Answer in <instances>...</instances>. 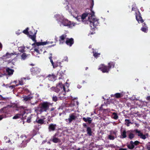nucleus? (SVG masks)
<instances>
[{
    "label": "nucleus",
    "mask_w": 150,
    "mask_h": 150,
    "mask_svg": "<svg viewBox=\"0 0 150 150\" xmlns=\"http://www.w3.org/2000/svg\"><path fill=\"white\" fill-rule=\"evenodd\" d=\"M52 105L50 103L47 101H44L38 105L35 108V111L37 115L41 114L43 112H47L50 109V107Z\"/></svg>",
    "instance_id": "f257e3e1"
},
{
    "label": "nucleus",
    "mask_w": 150,
    "mask_h": 150,
    "mask_svg": "<svg viewBox=\"0 0 150 150\" xmlns=\"http://www.w3.org/2000/svg\"><path fill=\"white\" fill-rule=\"evenodd\" d=\"M108 66H107L101 64L100 65L98 69L100 70L103 73H108L111 68L114 67L115 64L113 62H111L108 63Z\"/></svg>",
    "instance_id": "f03ea898"
},
{
    "label": "nucleus",
    "mask_w": 150,
    "mask_h": 150,
    "mask_svg": "<svg viewBox=\"0 0 150 150\" xmlns=\"http://www.w3.org/2000/svg\"><path fill=\"white\" fill-rule=\"evenodd\" d=\"M27 113H26V111L24 109H22L21 110L19 113L16 114L14 116L13 119H16L18 118H22L24 120L26 119V117H27Z\"/></svg>",
    "instance_id": "7ed1b4c3"
},
{
    "label": "nucleus",
    "mask_w": 150,
    "mask_h": 150,
    "mask_svg": "<svg viewBox=\"0 0 150 150\" xmlns=\"http://www.w3.org/2000/svg\"><path fill=\"white\" fill-rule=\"evenodd\" d=\"M47 44V42H35L32 44V45L34 47V50L38 54L40 53V50H39L40 47L39 46L40 45H44Z\"/></svg>",
    "instance_id": "20e7f679"
},
{
    "label": "nucleus",
    "mask_w": 150,
    "mask_h": 150,
    "mask_svg": "<svg viewBox=\"0 0 150 150\" xmlns=\"http://www.w3.org/2000/svg\"><path fill=\"white\" fill-rule=\"evenodd\" d=\"M59 22L61 23L60 24V26H62V25H63L67 26L69 28L72 26V25L71 23V22L65 19H60Z\"/></svg>",
    "instance_id": "39448f33"
},
{
    "label": "nucleus",
    "mask_w": 150,
    "mask_h": 150,
    "mask_svg": "<svg viewBox=\"0 0 150 150\" xmlns=\"http://www.w3.org/2000/svg\"><path fill=\"white\" fill-rule=\"evenodd\" d=\"M127 135L128 138L130 139H132L134 137V135L129 131L126 132L124 130L122 132V138H125L127 137Z\"/></svg>",
    "instance_id": "423d86ee"
},
{
    "label": "nucleus",
    "mask_w": 150,
    "mask_h": 150,
    "mask_svg": "<svg viewBox=\"0 0 150 150\" xmlns=\"http://www.w3.org/2000/svg\"><path fill=\"white\" fill-rule=\"evenodd\" d=\"M40 71L41 69L37 67H33L30 69L31 74L33 75L39 74Z\"/></svg>",
    "instance_id": "0eeeda50"
},
{
    "label": "nucleus",
    "mask_w": 150,
    "mask_h": 150,
    "mask_svg": "<svg viewBox=\"0 0 150 150\" xmlns=\"http://www.w3.org/2000/svg\"><path fill=\"white\" fill-rule=\"evenodd\" d=\"M90 26L91 27H92V26L93 27V28L96 27L99 24L98 19L92 18H91L90 20Z\"/></svg>",
    "instance_id": "6e6552de"
},
{
    "label": "nucleus",
    "mask_w": 150,
    "mask_h": 150,
    "mask_svg": "<svg viewBox=\"0 0 150 150\" xmlns=\"http://www.w3.org/2000/svg\"><path fill=\"white\" fill-rule=\"evenodd\" d=\"M75 113H72L71 114H70L69 115V118L68 119H66V121L67 122V120L68 121V123H71L72 122L73 120H75L77 117L76 116H75Z\"/></svg>",
    "instance_id": "1a4fd4ad"
},
{
    "label": "nucleus",
    "mask_w": 150,
    "mask_h": 150,
    "mask_svg": "<svg viewBox=\"0 0 150 150\" xmlns=\"http://www.w3.org/2000/svg\"><path fill=\"white\" fill-rule=\"evenodd\" d=\"M7 113L6 108H4L0 110V115L3 119L6 117V115Z\"/></svg>",
    "instance_id": "9d476101"
},
{
    "label": "nucleus",
    "mask_w": 150,
    "mask_h": 150,
    "mask_svg": "<svg viewBox=\"0 0 150 150\" xmlns=\"http://www.w3.org/2000/svg\"><path fill=\"white\" fill-rule=\"evenodd\" d=\"M52 53H50V56L49 57V59H50V62H51L52 66H53V68H55L58 66V61H57L56 62H54V63L53 62L52 58Z\"/></svg>",
    "instance_id": "9b49d317"
},
{
    "label": "nucleus",
    "mask_w": 150,
    "mask_h": 150,
    "mask_svg": "<svg viewBox=\"0 0 150 150\" xmlns=\"http://www.w3.org/2000/svg\"><path fill=\"white\" fill-rule=\"evenodd\" d=\"M74 39L72 38H67L65 42L70 47L72 46L74 43Z\"/></svg>",
    "instance_id": "f8f14e48"
},
{
    "label": "nucleus",
    "mask_w": 150,
    "mask_h": 150,
    "mask_svg": "<svg viewBox=\"0 0 150 150\" xmlns=\"http://www.w3.org/2000/svg\"><path fill=\"white\" fill-rule=\"evenodd\" d=\"M116 132L115 131H111L110 132V134L108 136V139L110 140H113L115 138V136H116Z\"/></svg>",
    "instance_id": "ddd939ff"
},
{
    "label": "nucleus",
    "mask_w": 150,
    "mask_h": 150,
    "mask_svg": "<svg viewBox=\"0 0 150 150\" xmlns=\"http://www.w3.org/2000/svg\"><path fill=\"white\" fill-rule=\"evenodd\" d=\"M57 127L56 124L51 123L49 125L48 129L49 131H54Z\"/></svg>",
    "instance_id": "4468645a"
},
{
    "label": "nucleus",
    "mask_w": 150,
    "mask_h": 150,
    "mask_svg": "<svg viewBox=\"0 0 150 150\" xmlns=\"http://www.w3.org/2000/svg\"><path fill=\"white\" fill-rule=\"evenodd\" d=\"M67 36V35L65 34H63L60 36L59 39L60 42L62 44L64 43V42L65 39L66 38Z\"/></svg>",
    "instance_id": "2eb2a0df"
},
{
    "label": "nucleus",
    "mask_w": 150,
    "mask_h": 150,
    "mask_svg": "<svg viewBox=\"0 0 150 150\" xmlns=\"http://www.w3.org/2000/svg\"><path fill=\"white\" fill-rule=\"evenodd\" d=\"M33 31L34 32L35 31V34H33V35H29V37L30 38H31L33 41L36 42V34L37 31L36 30H33Z\"/></svg>",
    "instance_id": "dca6fc26"
},
{
    "label": "nucleus",
    "mask_w": 150,
    "mask_h": 150,
    "mask_svg": "<svg viewBox=\"0 0 150 150\" xmlns=\"http://www.w3.org/2000/svg\"><path fill=\"white\" fill-rule=\"evenodd\" d=\"M6 71L9 75H11L13 74L14 70L13 69H11L9 67H7L6 69Z\"/></svg>",
    "instance_id": "f3484780"
},
{
    "label": "nucleus",
    "mask_w": 150,
    "mask_h": 150,
    "mask_svg": "<svg viewBox=\"0 0 150 150\" xmlns=\"http://www.w3.org/2000/svg\"><path fill=\"white\" fill-rule=\"evenodd\" d=\"M87 134L89 136H92L93 132L92 129L90 127H88L86 129Z\"/></svg>",
    "instance_id": "a211bd4d"
},
{
    "label": "nucleus",
    "mask_w": 150,
    "mask_h": 150,
    "mask_svg": "<svg viewBox=\"0 0 150 150\" xmlns=\"http://www.w3.org/2000/svg\"><path fill=\"white\" fill-rule=\"evenodd\" d=\"M47 77L48 78V79L50 81H52L54 80L56 76L54 74H49Z\"/></svg>",
    "instance_id": "6ab92c4d"
},
{
    "label": "nucleus",
    "mask_w": 150,
    "mask_h": 150,
    "mask_svg": "<svg viewBox=\"0 0 150 150\" xmlns=\"http://www.w3.org/2000/svg\"><path fill=\"white\" fill-rule=\"evenodd\" d=\"M33 98V96H32L30 95H28L27 96H25L23 97V100L25 101H29L30 100Z\"/></svg>",
    "instance_id": "aec40b11"
},
{
    "label": "nucleus",
    "mask_w": 150,
    "mask_h": 150,
    "mask_svg": "<svg viewBox=\"0 0 150 150\" xmlns=\"http://www.w3.org/2000/svg\"><path fill=\"white\" fill-rule=\"evenodd\" d=\"M136 19L139 23H142L144 22L142 17L140 15L136 16Z\"/></svg>",
    "instance_id": "412c9836"
},
{
    "label": "nucleus",
    "mask_w": 150,
    "mask_h": 150,
    "mask_svg": "<svg viewBox=\"0 0 150 150\" xmlns=\"http://www.w3.org/2000/svg\"><path fill=\"white\" fill-rule=\"evenodd\" d=\"M83 120L85 122H88L89 124L91 123L92 119L91 117H88L86 118L83 117Z\"/></svg>",
    "instance_id": "4be33fe9"
},
{
    "label": "nucleus",
    "mask_w": 150,
    "mask_h": 150,
    "mask_svg": "<svg viewBox=\"0 0 150 150\" xmlns=\"http://www.w3.org/2000/svg\"><path fill=\"white\" fill-rule=\"evenodd\" d=\"M27 113L28 115H27V117H26V119H27L26 122L28 123H29L31 122V119L32 118L33 116H34V115L32 114H31L28 117L27 115H28V114Z\"/></svg>",
    "instance_id": "5701e85b"
},
{
    "label": "nucleus",
    "mask_w": 150,
    "mask_h": 150,
    "mask_svg": "<svg viewBox=\"0 0 150 150\" xmlns=\"http://www.w3.org/2000/svg\"><path fill=\"white\" fill-rule=\"evenodd\" d=\"M14 54L13 53H9L8 52H7L5 55L3 56V57L4 59H6L9 58Z\"/></svg>",
    "instance_id": "b1692460"
},
{
    "label": "nucleus",
    "mask_w": 150,
    "mask_h": 150,
    "mask_svg": "<svg viewBox=\"0 0 150 150\" xmlns=\"http://www.w3.org/2000/svg\"><path fill=\"white\" fill-rule=\"evenodd\" d=\"M57 87H58L59 88L63 89V91H65V87L61 82L59 83L58 84H57Z\"/></svg>",
    "instance_id": "393cba45"
},
{
    "label": "nucleus",
    "mask_w": 150,
    "mask_h": 150,
    "mask_svg": "<svg viewBox=\"0 0 150 150\" xmlns=\"http://www.w3.org/2000/svg\"><path fill=\"white\" fill-rule=\"evenodd\" d=\"M56 134L53 136L52 141L54 143H57L59 142V139L58 138H56Z\"/></svg>",
    "instance_id": "a878e982"
},
{
    "label": "nucleus",
    "mask_w": 150,
    "mask_h": 150,
    "mask_svg": "<svg viewBox=\"0 0 150 150\" xmlns=\"http://www.w3.org/2000/svg\"><path fill=\"white\" fill-rule=\"evenodd\" d=\"M133 142L132 141L130 142V144L127 145V147L130 149H133L134 148V146L133 144Z\"/></svg>",
    "instance_id": "bb28decb"
},
{
    "label": "nucleus",
    "mask_w": 150,
    "mask_h": 150,
    "mask_svg": "<svg viewBox=\"0 0 150 150\" xmlns=\"http://www.w3.org/2000/svg\"><path fill=\"white\" fill-rule=\"evenodd\" d=\"M52 90L54 91V92L56 93L59 92L60 90V88H59L58 87H57V85L56 87H52L51 88Z\"/></svg>",
    "instance_id": "cd10ccee"
},
{
    "label": "nucleus",
    "mask_w": 150,
    "mask_h": 150,
    "mask_svg": "<svg viewBox=\"0 0 150 150\" xmlns=\"http://www.w3.org/2000/svg\"><path fill=\"white\" fill-rule=\"evenodd\" d=\"M36 122L38 124H44L45 121L43 119H40L38 120H36Z\"/></svg>",
    "instance_id": "c85d7f7f"
},
{
    "label": "nucleus",
    "mask_w": 150,
    "mask_h": 150,
    "mask_svg": "<svg viewBox=\"0 0 150 150\" xmlns=\"http://www.w3.org/2000/svg\"><path fill=\"white\" fill-rule=\"evenodd\" d=\"M93 56L96 58L99 57L100 54V53H98L94 51L93 52Z\"/></svg>",
    "instance_id": "c756f323"
},
{
    "label": "nucleus",
    "mask_w": 150,
    "mask_h": 150,
    "mask_svg": "<svg viewBox=\"0 0 150 150\" xmlns=\"http://www.w3.org/2000/svg\"><path fill=\"white\" fill-rule=\"evenodd\" d=\"M28 55L26 54L25 53H23L21 55V59L23 60H25L27 57Z\"/></svg>",
    "instance_id": "7c9ffc66"
},
{
    "label": "nucleus",
    "mask_w": 150,
    "mask_h": 150,
    "mask_svg": "<svg viewBox=\"0 0 150 150\" xmlns=\"http://www.w3.org/2000/svg\"><path fill=\"white\" fill-rule=\"evenodd\" d=\"M29 28H27L25 30H24L23 31V33L27 35H29V32H28Z\"/></svg>",
    "instance_id": "2f4dec72"
},
{
    "label": "nucleus",
    "mask_w": 150,
    "mask_h": 150,
    "mask_svg": "<svg viewBox=\"0 0 150 150\" xmlns=\"http://www.w3.org/2000/svg\"><path fill=\"white\" fill-rule=\"evenodd\" d=\"M18 50L19 52L23 53L25 52V47H19L18 48Z\"/></svg>",
    "instance_id": "473e14b6"
},
{
    "label": "nucleus",
    "mask_w": 150,
    "mask_h": 150,
    "mask_svg": "<svg viewBox=\"0 0 150 150\" xmlns=\"http://www.w3.org/2000/svg\"><path fill=\"white\" fill-rule=\"evenodd\" d=\"M52 100L53 101L56 102L58 100V98L56 96L53 95L52 97Z\"/></svg>",
    "instance_id": "72a5a7b5"
},
{
    "label": "nucleus",
    "mask_w": 150,
    "mask_h": 150,
    "mask_svg": "<svg viewBox=\"0 0 150 150\" xmlns=\"http://www.w3.org/2000/svg\"><path fill=\"white\" fill-rule=\"evenodd\" d=\"M141 30L142 31H143L145 33H146L148 30V28H147L146 27H143L142 28Z\"/></svg>",
    "instance_id": "f704fd0d"
},
{
    "label": "nucleus",
    "mask_w": 150,
    "mask_h": 150,
    "mask_svg": "<svg viewBox=\"0 0 150 150\" xmlns=\"http://www.w3.org/2000/svg\"><path fill=\"white\" fill-rule=\"evenodd\" d=\"M112 117L114 119H117L118 116L116 113L114 112L112 114Z\"/></svg>",
    "instance_id": "c9c22d12"
},
{
    "label": "nucleus",
    "mask_w": 150,
    "mask_h": 150,
    "mask_svg": "<svg viewBox=\"0 0 150 150\" xmlns=\"http://www.w3.org/2000/svg\"><path fill=\"white\" fill-rule=\"evenodd\" d=\"M135 132L136 133H137L138 134L137 135L139 137H140L143 134L140 131L138 130L137 129L135 130Z\"/></svg>",
    "instance_id": "e433bc0d"
},
{
    "label": "nucleus",
    "mask_w": 150,
    "mask_h": 150,
    "mask_svg": "<svg viewBox=\"0 0 150 150\" xmlns=\"http://www.w3.org/2000/svg\"><path fill=\"white\" fill-rule=\"evenodd\" d=\"M87 16V14L86 13H83L81 16V18L82 20H84Z\"/></svg>",
    "instance_id": "4c0bfd02"
},
{
    "label": "nucleus",
    "mask_w": 150,
    "mask_h": 150,
    "mask_svg": "<svg viewBox=\"0 0 150 150\" xmlns=\"http://www.w3.org/2000/svg\"><path fill=\"white\" fill-rule=\"evenodd\" d=\"M125 124L127 126H129V124L131 123V122L129 121V120H125Z\"/></svg>",
    "instance_id": "58836bf2"
},
{
    "label": "nucleus",
    "mask_w": 150,
    "mask_h": 150,
    "mask_svg": "<svg viewBox=\"0 0 150 150\" xmlns=\"http://www.w3.org/2000/svg\"><path fill=\"white\" fill-rule=\"evenodd\" d=\"M92 2L91 4V6H90V8H91V11H92V8H93V6L94 5V0H91Z\"/></svg>",
    "instance_id": "ea45409f"
},
{
    "label": "nucleus",
    "mask_w": 150,
    "mask_h": 150,
    "mask_svg": "<svg viewBox=\"0 0 150 150\" xmlns=\"http://www.w3.org/2000/svg\"><path fill=\"white\" fill-rule=\"evenodd\" d=\"M133 144L134 146V145L137 146L140 143V142H139L138 141H136L134 142H133Z\"/></svg>",
    "instance_id": "a19ab883"
},
{
    "label": "nucleus",
    "mask_w": 150,
    "mask_h": 150,
    "mask_svg": "<svg viewBox=\"0 0 150 150\" xmlns=\"http://www.w3.org/2000/svg\"><path fill=\"white\" fill-rule=\"evenodd\" d=\"M115 95V97L116 98H119L120 97V96H121V95H120V93H116Z\"/></svg>",
    "instance_id": "79ce46f5"
},
{
    "label": "nucleus",
    "mask_w": 150,
    "mask_h": 150,
    "mask_svg": "<svg viewBox=\"0 0 150 150\" xmlns=\"http://www.w3.org/2000/svg\"><path fill=\"white\" fill-rule=\"evenodd\" d=\"M33 30H35L34 29H32L31 31H30L29 32V35H33V34H35V32L33 31Z\"/></svg>",
    "instance_id": "37998d69"
},
{
    "label": "nucleus",
    "mask_w": 150,
    "mask_h": 150,
    "mask_svg": "<svg viewBox=\"0 0 150 150\" xmlns=\"http://www.w3.org/2000/svg\"><path fill=\"white\" fill-rule=\"evenodd\" d=\"M18 85H12L11 86H9V87L11 89H12L13 88H15V87L16 86H17Z\"/></svg>",
    "instance_id": "c03bdc74"
},
{
    "label": "nucleus",
    "mask_w": 150,
    "mask_h": 150,
    "mask_svg": "<svg viewBox=\"0 0 150 150\" xmlns=\"http://www.w3.org/2000/svg\"><path fill=\"white\" fill-rule=\"evenodd\" d=\"M51 116L52 117H54L56 115V113L55 111H53L51 112Z\"/></svg>",
    "instance_id": "a18cd8bd"
},
{
    "label": "nucleus",
    "mask_w": 150,
    "mask_h": 150,
    "mask_svg": "<svg viewBox=\"0 0 150 150\" xmlns=\"http://www.w3.org/2000/svg\"><path fill=\"white\" fill-rule=\"evenodd\" d=\"M140 138L143 139H145L146 138V137L145 135L143 134H142V136L140 137Z\"/></svg>",
    "instance_id": "49530a36"
},
{
    "label": "nucleus",
    "mask_w": 150,
    "mask_h": 150,
    "mask_svg": "<svg viewBox=\"0 0 150 150\" xmlns=\"http://www.w3.org/2000/svg\"><path fill=\"white\" fill-rule=\"evenodd\" d=\"M37 101L36 100V102H33V103L32 101H31L30 102V103L31 105H35V104H37Z\"/></svg>",
    "instance_id": "de8ad7c7"
},
{
    "label": "nucleus",
    "mask_w": 150,
    "mask_h": 150,
    "mask_svg": "<svg viewBox=\"0 0 150 150\" xmlns=\"http://www.w3.org/2000/svg\"><path fill=\"white\" fill-rule=\"evenodd\" d=\"M146 149L148 150H150V144H148L147 145Z\"/></svg>",
    "instance_id": "09e8293b"
},
{
    "label": "nucleus",
    "mask_w": 150,
    "mask_h": 150,
    "mask_svg": "<svg viewBox=\"0 0 150 150\" xmlns=\"http://www.w3.org/2000/svg\"><path fill=\"white\" fill-rule=\"evenodd\" d=\"M83 125L84 127L86 128V129H87V127H88L86 123H83Z\"/></svg>",
    "instance_id": "8fccbe9b"
},
{
    "label": "nucleus",
    "mask_w": 150,
    "mask_h": 150,
    "mask_svg": "<svg viewBox=\"0 0 150 150\" xmlns=\"http://www.w3.org/2000/svg\"><path fill=\"white\" fill-rule=\"evenodd\" d=\"M146 99L147 100L150 101V96H148L146 98Z\"/></svg>",
    "instance_id": "3c124183"
},
{
    "label": "nucleus",
    "mask_w": 150,
    "mask_h": 150,
    "mask_svg": "<svg viewBox=\"0 0 150 150\" xmlns=\"http://www.w3.org/2000/svg\"><path fill=\"white\" fill-rule=\"evenodd\" d=\"M55 109V108L54 107H52L50 109V111L51 112L54 111H53Z\"/></svg>",
    "instance_id": "603ef678"
},
{
    "label": "nucleus",
    "mask_w": 150,
    "mask_h": 150,
    "mask_svg": "<svg viewBox=\"0 0 150 150\" xmlns=\"http://www.w3.org/2000/svg\"><path fill=\"white\" fill-rule=\"evenodd\" d=\"M92 11V13L91 14V16H92H92H94V13L93 11Z\"/></svg>",
    "instance_id": "864d4df0"
},
{
    "label": "nucleus",
    "mask_w": 150,
    "mask_h": 150,
    "mask_svg": "<svg viewBox=\"0 0 150 150\" xmlns=\"http://www.w3.org/2000/svg\"><path fill=\"white\" fill-rule=\"evenodd\" d=\"M19 84L20 85H23V82L22 81H20L19 82Z\"/></svg>",
    "instance_id": "5fc2aeb1"
},
{
    "label": "nucleus",
    "mask_w": 150,
    "mask_h": 150,
    "mask_svg": "<svg viewBox=\"0 0 150 150\" xmlns=\"http://www.w3.org/2000/svg\"><path fill=\"white\" fill-rule=\"evenodd\" d=\"M58 66H60L61 67H62V66L61 65V62H60L58 61Z\"/></svg>",
    "instance_id": "6e6d98bb"
},
{
    "label": "nucleus",
    "mask_w": 150,
    "mask_h": 150,
    "mask_svg": "<svg viewBox=\"0 0 150 150\" xmlns=\"http://www.w3.org/2000/svg\"><path fill=\"white\" fill-rule=\"evenodd\" d=\"M39 50H40V53H41V52H42L43 51V50H42V49H40L39 48Z\"/></svg>",
    "instance_id": "4d7b16f0"
},
{
    "label": "nucleus",
    "mask_w": 150,
    "mask_h": 150,
    "mask_svg": "<svg viewBox=\"0 0 150 150\" xmlns=\"http://www.w3.org/2000/svg\"><path fill=\"white\" fill-rule=\"evenodd\" d=\"M120 132L121 133V136H122V127L120 129Z\"/></svg>",
    "instance_id": "13d9d810"
},
{
    "label": "nucleus",
    "mask_w": 150,
    "mask_h": 150,
    "mask_svg": "<svg viewBox=\"0 0 150 150\" xmlns=\"http://www.w3.org/2000/svg\"><path fill=\"white\" fill-rule=\"evenodd\" d=\"M3 119V117H2L1 115H0V121L1 120Z\"/></svg>",
    "instance_id": "bf43d9fd"
},
{
    "label": "nucleus",
    "mask_w": 150,
    "mask_h": 150,
    "mask_svg": "<svg viewBox=\"0 0 150 150\" xmlns=\"http://www.w3.org/2000/svg\"><path fill=\"white\" fill-rule=\"evenodd\" d=\"M89 49H90V48H92V46L91 45H90L89 46Z\"/></svg>",
    "instance_id": "052dcab7"
},
{
    "label": "nucleus",
    "mask_w": 150,
    "mask_h": 150,
    "mask_svg": "<svg viewBox=\"0 0 150 150\" xmlns=\"http://www.w3.org/2000/svg\"><path fill=\"white\" fill-rule=\"evenodd\" d=\"M88 69V67H86V70H87Z\"/></svg>",
    "instance_id": "680f3d73"
},
{
    "label": "nucleus",
    "mask_w": 150,
    "mask_h": 150,
    "mask_svg": "<svg viewBox=\"0 0 150 150\" xmlns=\"http://www.w3.org/2000/svg\"><path fill=\"white\" fill-rule=\"evenodd\" d=\"M55 39L56 40V41H57V37H55Z\"/></svg>",
    "instance_id": "e2e57ef3"
},
{
    "label": "nucleus",
    "mask_w": 150,
    "mask_h": 150,
    "mask_svg": "<svg viewBox=\"0 0 150 150\" xmlns=\"http://www.w3.org/2000/svg\"><path fill=\"white\" fill-rule=\"evenodd\" d=\"M2 47V45L0 43V48Z\"/></svg>",
    "instance_id": "0e129e2a"
},
{
    "label": "nucleus",
    "mask_w": 150,
    "mask_h": 150,
    "mask_svg": "<svg viewBox=\"0 0 150 150\" xmlns=\"http://www.w3.org/2000/svg\"><path fill=\"white\" fill-rule=\"evenodd\" d=\"M0 98H2V96L1 95H0Z\"/></svg>",
    "instance_id": "69168bd1"
},
{
    "label": "nucleus",
    "mask_w": 150,
    "mask_h": 150,
    "mask_svg": "<svg viewBox=\"0 0 150 150\" xmlns=\"http://www.w3.org/2000/svg\"><path fill=\"white\" fill-rule=\"evenodd\" d=\"M30 65H32V66H34V65L33 64H30Z\"/></svg>",
    "instance_id": "338daca9"
},
{
    "label": "nucleus",
    "mask_w": 150,
    "mask_h": 150,
    "mask_svg": "<svg viewBox=\"0 0 150 150\" xmlns=\"http://www.w3.org/2000/svg\"><path fill=\"white\" fill-rule=\"evenodd\" d=\"M119 150H122V148H120L119 149Z\"/></svg>",
    "instance_id": "774afa93"
}]
</instances>
